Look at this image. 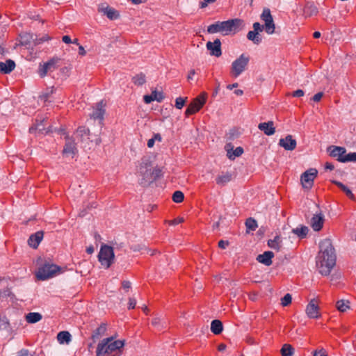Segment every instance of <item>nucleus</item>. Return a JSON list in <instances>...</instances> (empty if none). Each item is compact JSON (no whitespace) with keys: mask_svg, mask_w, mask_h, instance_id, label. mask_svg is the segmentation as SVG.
Returning a JSON list of instances; mask_svg holds the SVG:
<instances>
[{"mask_svg":"<svg viewBox=\"0 0 356 356\" xmlns=\"http://www.w3.org/2000/svg\"><path fill=\"white\" fill-rule=\"evenodd\" d=\"M79 54L81 56H85L86 54V51H85L83 46H79Z\"/></svg>","mask_w":356,"mask_h":356,"instance_id":"obj_63","label":"nucleus"},{"mask_svg":"<svg viewBox=\"0 0 356 356\" xmlns=\"http://www.w3.org/2000/svg\"><path fill=\"white\" fill-rule=\"evenodd\" d=\"M330 148H332L330 155L332 157H338L337 159L342 158L343 154H346V148L342 147L331 146Z\"/></svg>","mask_w":356,"mask_h":356,"instance_id":"obj_27","label":"nucleus"},{"mask_svg":"<svg viewBox=\"0 0 356 356\" xmlns=\"http://www.w3.org/2000/svg\"><path fill=\"white\" fill-rule=\"evenodd\" d=\"M309 229L307 226L302 225L300 227H296L292 229V232L297 235L300 238H304L307 236Z\"/></svg>","mask_w":356,"mask_h":356,"instance_id":"obj_30","label":"nucleus"},{"mask_svg":"<svg viewBox=\"0 0 356 356\" xmlns=\"http://www.w3.org/2000/svg\"><path fill=\"white\" fill-rule=\"evenodd\" d=\"M314 356H327V355L326 354L325 350L321 349L320 350L314 351Z\"/></svg>","mask_w":356,"mask_h":356,"instance_id":"obj_57","label":"nucleus"},{"mask_svg":"<svg viewBox=\"0 0 356 356\" xmlns=\"http://www.w3.org/2000/svg\"><path fill=\"white\" fill-rule=\"evenodd\" d=\"M106 331V323H102L95 330L93 331V333L92 334V339L93 341H95L97 339H99L100 337H102Z\"/></svg>","mask_w":356,"mask_h":356,"instance_id":"obj_25","label":"nucleus"},{"mask_svg":"<svg viewBox=\"0 0 356 356\" xmlns=\"http://www.w3.org/2000/svg\"><path fill=\"white\" fill-rule=\"evenodd\" d=\"M274 257V253L271 251H266L257 257V261L267 266L272 264V259Z\"/></svg>","mask_w":356,"mask_h":356,"instance_id":"obj_19","label":"nucleus"},{"mask_svg":"<svg viewBox=\"0 0 356 356\" xmlns=\"http://www.w3.org/2000/svg\"><path fill=\"white\" fill-rule=\"evenodd\" d=\"M252 26L254 29L253 31L259 33L264 30V26L261 25L259 22H254Z\"/></svg>","mask_w":356,"mask_h":356,"instance_id":"obj_50","label":"nucleus"},{"mask_svg":"<svg viewBox=\"0 0 356 356\" xmlns=\"http://www.w3.org/2000/svg\"><path fill=\"white\" fill-rule=\"evenodd\" d=\"M99 11L103 12L111 20L116 19L120 17L119 13L112 8L106 7L105 8H101Z\"/></svg>","mask_w":356,"mask_h":356,"instance_id":"obj_24","label":"nucleus"},{"mask_svg":"<svg viewBox=\"0 0 356 356\" xmlns=\"http://www.w3.org/2000/svg\"><path fill=\"white\" fill-rule=\"evenodd\" d=\"M184 222V218H175L172 220H170L169 221V224L170 225H177L179 223H181Z\"/></svg>","mask_w":356,"mask_h":356,"instance_id":"obj_55","label":"nucleus"},{"mask_svg":"<svg viewBox=\"0 0 356 356\" xmlns=\"http://www.w3.org/2000/svg\"><path fill=\"white\" fill-rule=\"evenodd\" d=\"M249 56L242 54L237 58L231 66V74L234 77H238L243 72H244L249 63Z\"/></svg>","mask_w":356,"mask_h":356,"instance_id":"obj_7","label":"nucleus"},{"mask_svg":"<svg viewBox=\"0 0 356 356\" xmlns=\"http://www.w3.org/2000/svg\"><path fill=\"white\" fill-rule=\"evenodd\" d=\"M133 82L135 85L142 86L146 82L145 75L143 73L136 74L133 77Z\"/></svg>","mask_w":356,"mask_h":356,"instance_id":"obj_41","label":"nucleus"},{"mask_svg":"<svg viewBox=\"0 0 356 356\" xmlns=\"http://www.w3.org/2000/svg\"><path fill=\"white\" fill-rule=\"evenodd\" d=\"M272 18H273V17L271 15L270 9L264 8L261 15V20H263L264 22H266L271 19Z\"/></svg>","mask_w":356,"mask_h":356,"instance_id":"obj_45","label":"nucleus"},{"mask_svg":"<svg viewBox=\"0 0 356 356\" xmlns=\"http://www.w3.org/2000/svg\"><path fill=\"white\" fill-rule=\"evenodd\" d=\"M206 103V97L204 96H198L195 98L188 106L185 115L188 117L198 112Z\"/></svg>","mask_w":356,"mask_h":356,"instance_id":"obj_8","label":"nucleus"},{"mask_svg":"<svg viewBox=\"0 0 356 356\" xmlns=\"http://www.w3.org/2000/svg\"><path fill=\"white\" fill-rule=\"evenodd\" d=\"M152 172V161L149 157L144 156L141 159L138 174L140 177H142L141 181L140 184L141 185H149L150 183H152V178L151 175Z\"/></svg>","mask_w":356,"mask_h":356,"instance_id":"obj_5","label":"nucleus"},{"mask_svg":"<svg viewBox=\"0 0 356 356\" xmlns=\"http://www.w3.org/2000/svg\"><path fill=\"white\" fill-rule=\"evenodd\" d=\"M154 143H155V140H154V138H150L147 141V147L151 148L154 146Z\"/></svg>","mask_w":356,"mask_h":356,"instance_id":"obj_64","label":"nucleus"},{"mask_svg":"<svg viewBox=\"0 0 356 356\" xmlns=\"http://www.w3.org/2000/svg\"><path fill=\"white\" fill-rule=\"evenodd\" d=\"M243 21L240 19L216 22L207 27L209 33H221L223 35H229L232 31H237V29L243 26Z\"/></svg>","mask_w":356,"mask_h":356,"instance_id":"obj_3","label":"nucleus"},{"mask_svg":"<svg viewBox=\"0 0 356 356\" xmlns=\"http://www.w3.org/2000/svg\"><path fill=\"white\" fill-rule=\"evenodd\" d=\"M98 259L102 266L108 268L115 259L113 248L108 245H102L98 254Z\"/></svg>","mask_w":356,"mask_h":356,"instance_id":"obj_6","label":"nucleus"},{"mask_svg":"<svg viewBox=\"0 0 356 356\" xmlns=\"http://www.w3.org/2000/svg\"><path fill=\"white\" fill-rule=\"evenodd\" d=\"M324 221V216L321 212L316 213L311 218L310 226L314 231L318 232L323 228Z\"/></svg>","mask_w":356,"mask_h":356,"instance_id":"obj_12","label":"nucleus"},{"mask_svg":"<svg viewBox=\"0 0 356 356\" xmlns=\"http://www.w3.org/2000/svg\"><path fill=\"white\" fill-rule=\"evenodd\" d=\"M18 356H32L26 349H22L18 353Z\"/></svg>","mask_w":356,"mask_h":356,"instance_id":"obj_59","label":"nucleus"},{"mask_svg":"<svg viewBox=\"0 0 356 356\" xmlns=\"http://www.w3.org/2000/svg\"><path fill=\"white\" fill-rule=\"evenodd\" d=\"M264 29L268 34H273L275 32V26L273 22V19L264 22Z\"/></svg>","mask_w":356,"mask_h":356,"instance_id":"obj_39","label":"nucleus"},{"mask_svg":"<svg viewBox=\"0 0 356 356\" xmlns=\"http://www.w3.org/2000/svg\"><path fill=\"white\" fill-rule=\"evenodd\" d=\"M172 200L176 203H181L183 202L184 199V193L180 191H176L172 194Z\"/></svg>","mask_w":356,"mask_h":356,"instance_id":"obj_43","label":"nucleus"},{"mask_svg":"<svg viewBox=\"0 0 356 356\" xmlns=\"http://www.w3.org/2000/svg\"><path fill=\"white\" fill-rule=\"evenodd\" d=\"M325 168L327 170H334V165L332 163L327 162L325 164Z\"/></svg>","mask_w":356,"mask_h":356,"instance_id":"obj_62","label":"nucleus"},{"mask_svg":"<svg viewBox=\"0 0 356 356\" xmlns=\"http://www.w3.org/2000/svg\"><path fill=\"white\" fill-rule=\"evenodd\" d=\"M38 120H36V123L29 128L30 133H33L34 131H38L39 133L43 134V131L45 130L44 124L45 120H40V122H38Z\"/></svg>","mask_w":356,"mask_h":356,"instance_id":"obj_33","label":"nucleus"},{"mask_svg":"<svg viewBox=\"0 0 356 356\" xmlns=\"http://www.w3.org/2000/svg\"><path fill=\"white\" fill-rule=\"evenodd\" d=\"M60 59L58 57H54L50 59L47 63H44V65L39 70V74L41 77H44L47 75L49 71H54L58 66V63Z\"/></svg>","mask_w":356,"mask_h":356,"instance_id":"obj_10","label":"nucleus"},{"mask_svg":"<svg viewBox=\"0 0 356 356\" xmlns=\"http://www.w3.org/2000/svg\"><path fill=\"white\" fill-rule=\"evenodd\" d=\"M336 260L337 255L331 239L325 238L321 241L316 261L318 272L322 275H329L336 265Z\"/></svg>","mask_w":356,"mask_h":356,"instance_id":"obj_1","label":"nucleus"},{"mask_svg":"<svg viewBox=\"0 0 356 356\" xmlns=\"http://www.w3.org/2000/svg\"><path fill=\"white\" fill-rule=\"evenodd\" d=\"M151 177L152 178V182L156 181L158 178L162 176V170L159 168H155L152 170Z\"/></svg>","mask_w":356,"mask_h":356,"instance_id":"obj_46","label":"nucleus"},{"mask_svg":"<svg viewBox=\"0 0 356 356\" xmlns=\"http://www.w3.org/2000/svg\"><path fill=\"white\" fill-rule=\"evenodd\" d=\"M281 243L282 239L281 237L278 235L275 236V238L272 240H268V245L277 251H279L281 248Z\"/></svg>","mask_w":356,"mask_h":356,"instance_id":"obj_31","label":"nucleus"},{"mask_svg":"<svg viewBox=\"0 0 356 356\" xmlns=\"http://www.w3.org/2000/svg\"><path fill=\"white\" fill-rule=\"evenodd\" d=\"M77 152L76 143L73 140L67 138L63 150V154L74 156Z\"/></svg>","mask_w":356,"mask_h":356,"instance_id":"obj_17","label":"nucleus"},{"mask_svg":"<svg viewBox=\"0 0 356 356\" xmlns=\"http://www.w3.org/2000/svg\"><path fill=\"white\" fill-rule=\"evenodd\" d=\"M273 125L274 124L273 121H268V122L260 123L258 126V128L261 131H264L266 135L271 136L275 132V128Z\"/></svg>","mask_w":356,"mask_h":356,"instance_id":"obj_21","label":"nucleus"},{"mask_svg":"<svg viewBox=\"0 0 356 356\" xmlns=\"http://www.w3.org/2000/svg\"><path fill=\"white\" fill-rule=\"evenodd\" d=\"M216 0H203L200 3V8H206L208 4L214 3Z\"/></svg>","mask_w":356,"mask_h":356,"instance_id":"obj_52","label":"nucleus"},{"mask_svg":"<svg viewBox=\"0 0 356 356\" xmlns=\"http://www.w3.org/2000/svg\"><path fill=\"white\" fill-rule=\"evenodd\" d=\"M161 319L160 317L156 316L152 320V325L154 327H159L161 324Z\"/></svg>","mask_w":356,"mask_h":356,"instance_id":"obj_54","label":"nucleus"},{"mask_svg":"<svg viewBox=\"0 0 356 356\" xmlns=\"http://www.w3.org/2000/svg\"><path fill=\"white\" fill-rule=\"evenodd\" d=\"M62 40H63V42H65L66 44L72 43V40H71V38H70V37L69 35H64V36H63Z\"/></svg>","mask_w":356,"mask_h":356,"instance_id":"obj_61","label":"nucleus"},{"mask_svg":"<svg viewBox=\"0 0 356 356\" xmlns=\"http://www.w3.org/2000/svg\"><path fill=\"white\" fill-rule=\"evenodd\" d=\"M104 107L105 104L104 103L103 101H101L99 103H97L95 110L91 115V118H92L95 120H99L100 121H102L104 120V115L105 114Z\"/></svg>","mask_w":356,"mask_h":356,"instance_id":"obj_18","label":"nucleus"},{"mask_svg":"<svg viewBox=\"0 0 356 356\" xmlns=\"http://www.w3.org/2000/svg\"><path fill=\"white\" fill-rule=\"evenodd\" d=\"M323 96V93L322 92H319L315 94L312 97V100H313L314 102H318L321 99Z\"/></svg>","mask_w":356,"mask_h":356,"instance_id":"obj_53","label":"nucleus"},{"mask_svg":"<svg viewBox=\"0 0 356 356\" xmlns=\"http://www.w3.org/2000/svg\"><path fill=\"white\" fill-rule=\"evenodd\" d=\"M42 318V315L38 312L29 313L26 316V321L29 323H35L40 321Z\"/></svg>","mask_w":356,"mask_h":356,"instance_id":"obj_35","label":"nucleus"},{"mask_svg":"<svg viewBox=\"0 0 356 356\" xmlns=\"http://www.w3.org/2000/svg\"><path fill=\"white\" fill-rule=\"evenodd\" d=\"M348 300H339L336 302V307L340 312H345L350 308Z\"/></svg>","mask_w":356,"mask_h":356,"instance_id":"obj_34","label":"nucleus"},{"mask_svg":"<svg viewBox=\"0 0 356 356\" xmlns=\"http://www.w3.org/2000/svg\"><path fill=\"white\" fill-rule=\"evenodd\" d=\"M76 136L81 140V141H83L85 139H88V136L90 134V130L86 127H79L76 129Z\"/></svg>","mask_w":356,"mask_h":356,"instance_id":"obj_32","label":"nucleus"},{"mask_svg":"<svg viewBox=\"0 0 356 356\" xmlns=\"http://www.w3.org/2000/svg\"><path fill=\"white\" fill-rule=\"evenodd\" d=\"M223 325L220 320H213L211 323V330L215 334H219L222 332Z\"/></svg>","mask_w":356,"mask_h":356,"instance_id":"obj_26","label":"nucleus"},{"mask_svg":"<svg viewBox=\"0 0 356 356\" xmlns=\"http://www.w3.org/2000/svg\"><path fill=\"white\" fill-rule=\"evenodd\" d=\"M206 47L211 56L220 57L222 55L221 42L217 38L213 42H207Z\"/></svg>","mask_w":356,"mask_h":356,"instance_id":"obj_11","label":"nucleus"},{"mask_svg":"<svg viewBox=\"0 0 356 356\" xmlns=\"http://www.w3.org/2000/svg\"><path fill=\"white\" fill-rule=\"evenodd\" d=\"M336 186H337L342 191H343L346 195L350 199H353L354 195L353 194L352 191L343 184H342L340 181H332Z\"/></svg>","mask_w":356,"mask_h":356,"instance_id":"obj_38","label":"nucleus"},{"mask_svg":"<svg viewBox=\"0 0 356 356\" xmlns=\"http://www.w3.org/2000/svg\"><path fill=\"white\" fill-rule=\"evenodd\" d=\"M292 297L289 293H286L282 299L281 304L282 306L286 307L291 303Z\"/></svg>","mask_w":356,"mask_h":356,"instance_id":"obj_47","label":"nucleus"},{"mask_svg":"<svg viewBox=\"0 0 356 356\" xmlns=\"http://www.w3.org/2000/svg\"><path fill=\"white\" fill-rule=\"evenodd\" d=\"M151 95L154 101H156L158 102H161L165 98V96L162 92H158L156 90H153L151 93Z\"/></svg>","mask_w":356,"mask_h":356,"instance_id":"obj_44","label":"nucleus"},{"mask_svg":"<svg viewBox=\"0 0 356 356\" xmlns=\"http://www.w3.org/2000/svg\"><path fill=\"white\" fill-rule=\"evenodd\" d=\"M247 38L255 44H259L262 41L261 35L254 31H250L247 34Z\"/></svg>","mask_w":356,"mask_h":356,"instance_id":"obj_28","label":"nucleus"},{"mask_svg":"<svg viewBox=\"0 0 356 356\" xmlns=\"http://www.w3.org/2000/svg\"><path fill=\"white\" fill-rule=\"evenodd\" d=\"M15 67V63L10 59L7 60L5 63L0 62V72L3 74L10 73Z\"/></svg>","mask_w":356,"mask_h":356,"instance_id":"obj_23","label":"nucleus"},{"mask_svg":"<svg viewBox=\"0 0 356 356\" xmlns=\"http://www.w3.org/2000/svg\"><path fill=\"white\" fill-rule=\"evenodd\" d=\"M229 245V242L227 241L220 240L218 242V247L221 249H225Z\"/></svg>","mask_w":356,"mask_h":356,"instance_id":"obj_56","label":"nucleus"},{"mask_svg":"<svg viewBox=\"0 0 356 356\" xmlns=\"http://www.w3.org/2000/svg\"><path fill=\"white\" fill-rule=\"evenodd\" d=\"M318 171L314 168H310L305 171L300 178L302 187L306 189H310L313 184L315 177L317 176Z\"/></svg>","mask_w":356,"mask_h":356,"instance_id":"obj_9","label":"nucleus"},{"mask_svg":"<svg viewBox=\"0 0 356 356\" xmlns=\"http://www.w3.org/2000/svg\"><path fill=\"white\" fill-rule=\"evenodd\" d=\"M318 13V8L312 2H307L303 8V15L305 17H310L316 15Z\"/></svg>","mask_w":356,"mask_h":356,"instance_id":"obj_20","label":"nucleus"},{"mask_svg":"<svg viewBox=\"0 0 356 356\" xmlns=\"http://www.w3.org/2000/svg\"><path fill=\"white\" fill-rule=\"evenodd\" d=\"M339 162L347 163V162H355L356 163V152H350L348 154H343L342 158L337 159Z\"/></svg>","mask_w":356,"mask_h":356,"instance_id":"obj_36","label":"nucleus"},{"mask_svg":"<svg viewBox=\"0 0 356 356\" xmlns=\"http://www.w3.org/2000/svg\"><path fill=\"white\" fill-rule=\"evenodd\" d=\"M233 179V175L230 172H222L216 178V184L223 186Z\"/></svg>","mask_w":356,"mask_h":356,"instance_id":"obj_22","label":"nucleus"},{"mask_svg":"<svg viewBox=\"0 0 356 356\" xmlns=\"http://www.w3.org/2000/svg\"><path fill=\"white\" fill-rule=\"evenodd\" d=\"M278 144L284 149L292 151L296 149L297 143L292 136L287 135L285 138L280 139Z\"/></svg>","mask_w":356,"mask_h":356,"instance_id":"obj_14","label":"nucleus"},{"mask_svg":"<svg viewBox=\"0 0 356 356\" xmlns=\"http://www.w3.org/2000/svg\"><path fill=\"white\" fill-rule=\"evenodd\" d=\"M306 314L310 318H318L320 317L319 307L317 305L315 299L311 300L306 307Z\"/></svg>","mask_w":356,"mask_h":356,"instance_id":"obj_13","label":"nucleus"},{"mask_svg":"<svg viewBox=\"0 0 356 356\" xmlns=\"http://www.w3.org/2000/svg\"><path fill=\"white\" fill-rule=\"evenodd\" d=\"M61 273V268L56 264L46 262L40 266L36 273L39 280H46Z\"/></svg>","mask_w":356,"mask_h":356,"instance_id":"obj_4","label":"nucleus"},{"mask_svg":"<svg viewBox=\"0 0 356 356\" xmlns=\"http://www.w3.org/2000/svg\"><path fill=\"white\" fill-rule=\"evenodd\" d=\"M110 337L102 339L97 346L96 356H121L124 346V341L114 340Z\"/></svg>","mask_w":356,"mask_h":356,"instance_id":"obj_2","label":"nucleus"},{"mask_svg":"<svg viewBox=\"0 0 356 356\" xmlns=\"http://www.w3.org/2000/svg\"><path fill=\"white\" fill-rule=\"evenodd\" d=\"M245 226L247 228V232H249L254 231L257 228L258 225L257 221L254 218H249L245 221Z\"/></svg>","mask_w":356,"mask_h":356,"instance_id":"obj_40","label":"nucleus"},{"mask_svg":"<svg viewBox=\"0 0 356 356\" xmlns=\"http://www.w3.org/2000/svg\"><path fill=\"white\" fill-rule=\"evenodd\" d=\"M185 104V99L181 97H178L175 100V106L178 109L182 108Z\"/></svg>","mask_w":356,"mask_h":356,"instance_id":"obj_49","label":"nucleus"},{"mask_svg":"<svg viewBox=\"0 0 356 356\" xmlns=\"http://www.w3.org/2000/svg\"><path fill=\"white\" fill-rule=\"evenodd\" d=\"M44 236L42 231H38L35 234H31L28 240V244L30 247L36 249Z\"/></svg>","mask_w":356,"mask_h":356,"instance_id":"obj_16","label":"nucleus"},{"mask_svg":"<svg viewBox=\"0 0 356 356\" xmlns=\"http://www.w3.org/2000/svg\"><path fill=\"white\" fill-rule=\"evenodd\" d=\"M51 38L47 34L43 35L41 37L35 35V38H33V43L35 46L39 45L45 41L50 40Z\"/></svg>","mask_w":356,"mask_h":356,"instance_id":"obj_42","label":"nucleus"},{"mask_svg":"<svg viewBox=\"0 0 356 356\" xmlns=\"http://www.w3.org/2000/svg\"><path fill=\"white\" fill-rule=\"evenodd\" d=\"M143 99L145 104H150L152 102L154 101L151 95H145L143 97Z\"/></svg>","mask_w":356,"mask_h":356,"instance_id":"obj_60","label":"nucleus"},{"mask_svg":"<svg viewBox=\"0 0 356 356\" xmlns=\"http://www.w3.org/2000/svg\"><path fill=\"white\" fill-rule=\"evenodd\" d=\"M122 286L125 290H129L131 288V282L129 281L124 280L122 282Z\"/></svg>","mask_w":356,"mask_h":356,"instance_id":"obj_58","label":"nucleus"},{"mask_svg":"<svg viewBox=\"0 0 356 356\" xmlns=\"http://www.w3.org/2000/svg\"><path fill=\"white\" fill-rule=\"evenodd\" d=\"M136 305V300L134 298H129L128 309H133L135 308Z\"/></svg>","mask_w":356,"mask_h":356,"instance_id":"obj_51","label":"nucleus"},{"mask_svg":"<svg viewBox=\"0 0 356 356\" xmlns=\"http://www.w3.org/2000/svg\"><path fill=\"white\" fill-rule=\"evenodd\" d=\"M233 145L232 143H227L225 149L227 151V155L231 160H234L236 157L240 156L243 153V149L241 147H236L232 152Z\"/></svg>","mask_w":356,"mask_h":356,"instance_id":"obj_15","label":"nucleus"},{"mask_svg":"<svg viewBox=\"0 0 356 356\" xmlns=\"http://www.w3.org/2000/svg\"><path fill=\"white\" fill-rule=\"evenodd\" d=\"M57 340L60 343H69L71 341V334L67 331H61L57 334Z\"/></svg>","mask_w":356,"mask_h":356,"instance_id":"obj_29","label":"nucleus"},{"mask_svg":"<svg viewBox=\"0 0 356 356\" xmlns=\"http://www.w3.org/2000/svg\"><path fill=\"white\" fill-rule=\"evenodd\" d=\"M280 353L282 356H293L294 353V348L291 345L285 343L282 346Z\"/></svg>","mask_w":356,"mask_h":356,"instance_id":"obj_37","label":"nucleus"},{"mask_svg":"<svg viewBox=\"0 0 356 356\" xmlns=\"http://www.w3.org/2000/svg\"><path fill=\"white\" fill-rule=\"evenodd\" d=\"M304 95H305V92H304V90H302L301 89L296 90L291 93L287 94L288 96H292L293 97H303Z\"/></svg>","mask_w":356,"mask_h":356,"instance_id":"obj_48","label":"nucleus"}]
</instances>
